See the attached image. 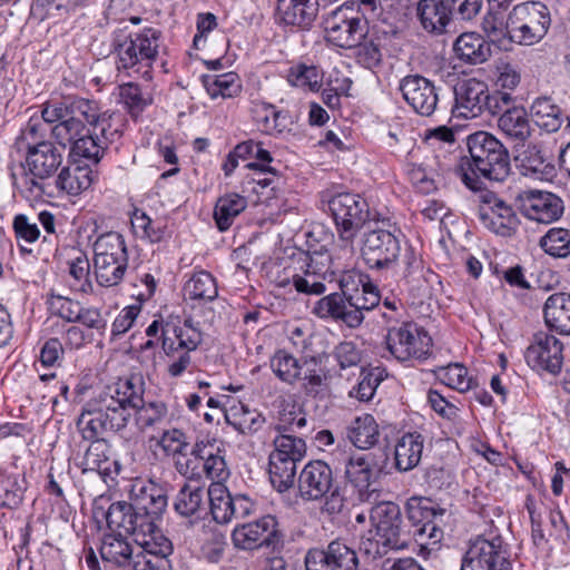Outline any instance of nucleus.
<instances>
[{
  "instance_id": "1",
  "label": "nucleus",
  "mask_w": 570,
  "mask_h": 570,
  "mask_svg": "<svg viewBox=\"0 0 570 570\" xmlns=\"http://www.w3.org/2000/svg\"><path fill=\"white\" fill-rule=\"evenodd\" d=\"M469 157H462L458 170L464 185L472 190L481 189L480 177L490 181H503L510 175V157L503 144L493 135L476 131L468 137Z\"/></svg>"
},
{
  "instance_id": "2",
  "label": "nucleus",
  "mask_w": 570,
  "mask_h": 570,
  "mask_svg": "<svg viewBox=\"0 0 570 570\" xmlns=\"http://www.w3.org/2000/svg\"><path fill=\"white\" fill-rule=\"evenodd\" d=\"M62 161V150L55 142H32V147L26 149L23 173L17 181L20 193L32 200L53 196L52 178Z\"/></svg>"
},
{
  "instance_id": "3",
  "label": "nucleus",
  "mask_w": 570,
  "mask_h": 570,
  "mask_svg": "<svg viewBox=\"0 0 570 570\" xmlns=\"http://www.w3.org/2000/svg\"><path fill=\"white\" fill-rule=\"evenodd\" d=\"M128 425V412L121 406L117 382L106 386L83 406L77 429L88 441L101 440L107 430L121 431Z\"/></svg>"
},
{
  "instance_id": "4",
  "label": "nucleus",
  "mask_w": 570,
  "mask_h": 570,
  "mask_svg": "<svg viewBox=\"0 0 570 570\" xmlns=\"http://www.w3.org/2000/svg\"><path fill=\"white\" fill-rule=\"evenodd\" d=\"M160 36L161 32L155 28H146L122 40L117 36L115 39L117 69L141 72L144 78L150 79V69L158 55Z\"/></svg>"
},
{
  "instance_id": "5",
  "label": "nucleus",
  "mask_w": 570,
  "mask_h": 570,
  "mask_svg": "<svg viewBox=\"0 0 570 570\" xmlns=\"http://www.w3.org/2000/svg\"><path fill=\"white\" fill-rule=\"evenodd\" d=\"M117 391L121 406L128 412V422L135 414L136 424L146 430L161 423L168 415V407L163 401L145 402V383L141 376L131 375L117 381Z\"/></svg>"
},
{
  "instance_id": "6",
  "label": "nucleus",
  "mask_w": 570,
  "mask_h": 570,
  "mask_svg": "<svg viewBox=\"0 0 570 570\" xmlns=\"http://www.w3.org/2000/svg\"><path fill=\"white\" fill-rule=\"evenodd\" d=\"M385 346L399 362L423 361L431 354L432 338L423 327L406 322L387 330Z\"/></svg>"
},
{
  "instance_id": "7",
  "label": "nucleus",
  "mask_w": 570,
  "mask_h": 570,
  "mask_svg": "<svg viewBox=\"0 0 570 570\" xmlns=\"http://www.w3.org/2000/svg\"><path fill=\"white\" fill-rule=\"evenodd\" d=\"M328 209L337 226L340 236L346 242L343 252L352 256L353 246L351 242L355 233L368 218V205L366 200L357 194L340 193L328 200Z\"/></svg>"
},
{
  "instance_id": "8",
  "label": "nucleus",
  "mask_w": 570,
  "mask_h": 570,
  "mask_svg": "<svg viewBox=\"0 0 570 570\" xmlns=\"http://www.w3.org/2000/svg\"><path fill=\"white\" fill-rule=\"evenodd\" d=\"M551 24L550 11L539 1L523 2L511 10L512 42L531 46L539 42Z\"/></svg>"
},
{
  "instance_id": "9",
  "label": "nucleus",
  "mask_w": 570,
  "mask_h": 570,
  "mask_svg": "<svg viewBox=\"0 0 570 570\" xmlns=\"http://www.w3.org/2000/svg\"><path fill=\"white\" fill-rule=\"evenodd\" d=\"M510 551L500 535H483L470 542L461 570H511Z\"/></svg>"
},
{
  "instance_id": "10",
  "label": "nucleus",
  "mask_w": 570,
  "mask_h": 570,
  "mask_svg": "<svg viewBox=\"0 0 570 570\" xmlns=\"http://www.w3.org/2000/svg\"><path fill=\"white\" fill-rule=\"evenodd\" d=\"M324 23L327 40L340 48L356 47L366 35V21L354 4L338 7Z\"/></svg>"
},
{
  "instance_id": "11",
  "label": "nucleus",
  "mask_w": 570,
  "mask_h": 570,
  "mask_svg": "<svg viewBox=\"0 0 570 570\" xmlns=\"http://www.w3.org/2000/svg\"><path fill=\"white\" fill-rule=\"evenodd\" d=\"M232 541L236 549L244 551L275 549L282 544V534L276 519L264 515L255 521L236 525L232 532Z\"/></svg>"
},
{
  "instance_id": "12",
  "label": "nucleus",
  "mask_w": 570,
  "mask_h": 570,
  "mask_svg": "<svg viewBox=\"0 0 570 570\" xmlns=\"http://www.w3.org/2000/svg\"><path fill=\"white\" fill-rule=\"evenodd\" d=\"M478 191V217L481 225L497 235L511 236L519 223L512 207L493 191L482 188Z\"/></svg>"
},
{
  "instance_id": "13",
  "label": "nucleus",
  "mask_w": 570,
  "mask_h": 570,
  "mask_svg": "<svg viewBox=\"0 0 570 570\" xmlns=\"http://www.w3.org/2000/svg\"><path fill=\"white\" fill-rule=\"evenodd\" d=\"M401 253L400 240L390 230L371 229L363 235L361 255L370 268L391 267Z\"/></svg>"
},
{
  "instance_id": "14",
  "label": "nucleus",
  "mask_w": 570,
  "mask_h": 570,
  "mask_svg": "<svg viewBox=\"0 0 570 570\" xmlns=\"http://www.w3.org/2000/svg\"><path fill=\"white\" fill-rule=\"evenodd\" d=\"M370 519L376 535L392 546L393 550H403L409 546L407 533L404 529L401 508L391 501L376 503L371 509Z\"/></svg>"
},
{
  "instance_id": "15",
  "label": "nucleus",
  "mask_w": 570,
  "mask_h": 570,
  "mask_svg": "<svg viewBox=\"0 0 570 570\" xmlns=\"http://www.w3.org/2000/svg\"><path fill=\"white\" fill-rule=\"evenodd\" d=\"M210 513L215 522L227 524L233 519H243L254 511V502L244 494L232 495L222 483H213L207 490Z\"/></svg>"
},
{
  "instance_id": "16",
  "label": "nucleus",
  "mask_w": 570,
  "mask_h": 570,
  "mask_svg": "<svg viewBox=\"0 0 570 570\" xmlns=\"http://www.w3.org/2000/svg\"><path fill=\"white\" fill-rule=\"evenodd\" d=\"M410 520L417 522L414 532L416 541L422 546H435L443 539V518L446 510L432 504L431 501L410 502L407 504Z\"/></svg>"
},
{
  "instance_id": "17",
  "label": "nucleus",
  "mask_w": 570,
  "mask_h": 570,
  "mask_svg": "<svg viewBox=\"0 0 570 570\" xmlns=\"http://www.w3.org/2000/svg\"><path fill=\"white\" fill-rule=\"evenodd\" d=\"M306 570H357L358 558L354 549L340 540L326 549H309L305 556Z\"/></svg>"
},
{
  "instance_id": "18",
  "label": "nucleus",
  "mask_w": 570,
  "mask_h": 570,
  "mask_svg": "<svg viewBox=\"0 0 570 570\" xmlns=\"http://www.w3.org/2000/svg\"><path fill=\"white\" fill-rule=\"evenodd\" d=\"M336 483L332 468L322 460L304 465L297 479L298 497L305 502L321 501Z\"/></svg>"
},
{
  "instance_id": "19",
  "label": "nucleus",
  "mask_w": 570,
  "mask_h": 570,
  "mask_svg": "<svg viewBox=\"0 0 570 570\" xmlns=\"http://www.w3.org/2000/svg\"><path fill=\"white\" fill-rule=\"evenodd\" d=\"M562 343L548 333H538L525 351V361L537 371L558 374L563 363Z\"/></svg>"
},
{
  "instance_id": "20",
  "label": "nucleus",
  "mask_w": 570,
  "mask_h": 570,
  "mask_svg": "<svg viewBox=\"0 0 570 570\" xmlns=\"http://www.w3.org/2000/svg\"><path fill=\"white\" fill-rule=\"evenodd\" d=\"M520 212L531 220L550 224L563 213L562 200L554 194L541 190H524L515 198Z\"/></svg>"
},
{
  "instance_id": "21",
  "label": "nucleus",
  "mask_w": 570,
  "mask_h": 570,
  "mask_svg": "<svg viewBox=\"0 0 570 570\" xmlns=\"http://www.w3.org/2000/svg\"><path fill=\"white\" fill-rule=\"evenodd\" d=\"M203 341L202 332L194 326L191 318L183 323L169 320L161 326V346L166 355L195 351Z\"/></svg>"
},
{
  "instance_id": "22",
  "label": "nucleus",
  "mask_w": 570,
  "mask_h": 570,
  "mask_svg": "<svg viewBox=\"0 0 570 570\" xmlns=\"http://www.w3.org/2000/svg\"><path fill=\"white\" fill-rule=\"evenodd\" d=\"M405 101L421 116H431L439 102V95L432 81L420 75H410L400 82Z\"/></svg>"
},
{
  "instance_id": "23",
  "label": "nucleus",
  "mask_w": 570,
  "mask_h": 570,
  "mask_svg": "<svg viewBox=\"0 0 570 570\" xmlns=\"http://www.w3.org/2000/svg\"><path fill=\"white\" fill-rule=\"evenodd\" d=\"M171 553V542L164 535H156L137 544L129 570H171L168 559Z\"/></svg>"
},
{
  "instance_id": "24",
  "label": "nucleus",
  "mask_w": 570,
  "mask_h": 570,
  "mask_svg": "<svg viewBox=\"0 0 570 570\" xmlns=\"http://www.w3.org/2000/svg\"><path fill=\"white\" fill-rule=\"evenodd\" d=\"M488 90L487 83L475 78L458 82L454 87L453 114L465 119L480 116L484 111Z\"/></svg>"
},
{
  "instance_id": "25",
  "label": "nucleus",
  "mask_w": 570,
  "mask_h": 570,
  "mask_svg": "<svg viewBox=\"0 0 570 570\" xmlns=\"http://www.w3.org/2000/svg\"><path fill=\"white\" fill-rule=\"evenodd\" d=\"M347 480L357 489L358 499L363 502L376 500L379 493L372 489L377 472L373 459L366 454L352 455L345 468Z\"/></svg>"
},
{
  "instance_id": "26",
  "label": "nucleus",
  "mask_w": 570,
  "mask_h": 570,
  "mask_svg": "<svg viewBox=\"0 0 570 570\" xmlns=\"http://www.w3.org/2000/svg\"><path fill=\"white\" fill-rule=\"evenodd\" d=\"M318 0H277L276 17L285 26L309 29L317 18Z\"/></svg>"
},
{
  "instance_id": "27",
  "label": "nucleus",
  "mask_w": 570,
  "mask_h": 570,
  "mask_svg": "<svg viewBox=\"0 0 570 570\" xmlns=\"http://www.w3.org/2000/svg\"><path fill=\"white\" fill-rule=\"evenodd\" d=\"M416 16L421 27L431 35H443L454 24L448 0H419Z\"/></svg>"
},
{
  "instance_id": "28",
  "label": "nucleus",
  "mask_w": 570,
  "mask_h": 570,
  "mask_svg": "<svg viewBox=\"0 0 570 570\" xmlns=\"http://www.w3.org/2000/svg\"><path fill=\"white\" fill-rule=\"evenodd\" d=\"M158 445L165 452L166 455L174 459L176 470L181 475H196V465H193L194 460L187 458V451L189 449V442L187 435L178 430L170 429L164 431Z\"/></svg>"
},
{
  "instance_id": "29",
  "label": "nucleus",
  "mask_w": 570,
  "mask_h": 570,
  "mask_svg": "<svg viewBox=\"0 0 570 570\" xmlns=\"http://www.w3.org/2000/svg\"><path fill=\"white\" fill-rule=\"evenodd\" d=\"M190 455L196 470L202 464L203 472L208 479L215 481L214 483H220L228 478L229 471L225 458L220 455V449L215 444L197 442L193 446ZM196 474H198L197 471Z\"/></svg>"
},
{
  "instance_id": "30",
  "label": "nucleus",
  "mask_w": 570,
  "mask_h": 570,
  "mask_svg": "<svg viewBox=\"0 0 570 570\" xmlns=\"http://www.w3.org/2000/svg\"><path fill=\"white\" fill-rule=\"evenodd\" d=\"M131 498L137 509H144L159 519L168 505L166 489L154 480H139L131 487Z\"/></svg>"
},
{
  "instance_id": "31",
  "label": "nucleus",
  "mask_w": 570,
  "mask_h": 570,
  "mask_svg": "<svg viewBox=\"0 0 570 570\" xmlns=\"http://www.w3.org/2000/svg\"><path fill=\"white\" fill-rule=\"evenodd\" d=\"M543 316L549 328L570 335V294L559 292L550 295L543 306Z\"/></svg>"
},
{
  "instance_id": "32",
  "label": "nucleus",
  "mask_w": 570,
  "mask_h": 570,
  "mask_svg": "<svg viewBox=\"0 0 570 570\" xmlns=\"http://www.w3.org/2000/svg\"><path fill=\"white\" fill-rule=\"evenodd\" d=\"M52 183L53 193L58 190L67 195L77 196L91 186L92 170L89 166L72 164L63 167Z\"/></svg>"
},
{
  "instance_id": "33",
  "label": "nucleus",
  "mask_w": 570,
  "mask_h": 570,
  "mask_svg": "<svg viewBox=\"0 0 570 570\" xmlns=\"http://www.w3.org/2000/svg\"><path fill=\"white\" fill-rule=\"evenodd\" d=\"M497 126L505 138L518 145L525 142L532 134L529 114L523 106H517L500 116Z\"/></svg>"
},
{
  "instance_id": "34",
  "label": "nucleus",
  "mask_w": 570,
  "mask_h": 570,
  "mask_svg": "<svg viewBox=\"0 0 570 570\" xmlns=\"http://www.w3.org/2000/svg\"><path fill=\"white\" fill-rule=\"evenodd\" d=\"M534 124L547 132H557L568 121V116L549 97L537 98L530 107Z\"/></svg>"
},
{
  "instance_id": "35",
  "label": "nucleus",
  "mask_w": 570,
  "mask_h": 570,
  "mask_svg": "<svg viewBox=\"0 0 570 570\" xmlns=\"http://www.w3.org/2000/svg\"><path fill=\"white\" fill-rule=\"evenodd\" d=\"M424 448V438L420 433H406L396 443L394 456L395 466L401 472H407L419 465Z\"/></svg>"
},
{
  "instance_id": "36",
  "label": "nucleus",
  "mask_w": 570,
  "mask_h": 570,
  "mask_svg": "<svg viewBox=\"0 0 570 570\" xmlns=\"http://www.w3.org/2000/svg\"><path fill=\"white\" fill-rule=\"evenodd\" d=\"M454 51L461 60L471 65L482 63L491 56L490 45L475 32L459 36L454 42Z\"/></svg>"
},
{
  "instance_id": "37",
  "label": "nucleus",
  "mask_w": 570,
  "mask_h": 570,
  "mask_svg": "<svg viewBox=\"0 0 570 570\" xmlns=\"http://www.w3.org/2000/svg\"><path fill=\"white\" fill-rule=\"evenodd\" d=\"M402 277L413 291H425L434 274L426 269L415 252L407 247L402 257Z\"/></svg>"
},
{
  "instance_id": "38",
  "label": "nucleus",
  "mask_w": 570,
  "mask_h": 570,
  "mask_svg": "<svg viewBox=\"0 0 570 570\" xmlns=\"http://www.w3.org/2000/svg\"><path fill=\"white\" fill-rule=\"evenodd\" d=\"M137 544L131 546L122 535H106L100 547V556L105 562L117 567L130 568Z\"/></svg>"
},
{
  "instance_id": "39",
  "label": "nucleus",
  "mask_w": 570,
  "mask_h": 570,
  "mask_svg": "<svg viewBox=\"0 0 570 570\" xmlns=\"http://www.w3.org/2000/svg\"><path fill=\"white\" fill-rule=\"evenodd\" d=\"M69 112L73 119L86 121L90 129H99L101 136L107 132L109 118L99 112L97 102L83 98H69Z\"/></svg>"
},
{
  "instance_id": "40",
  "label": "nucleus",
  "mask_w": 570,
  "mask_h": 570,
  "mask_svg": "<svg viewBox=\"0 0 570 570\" xmlns=\"http://www.w3.org/2000/svg\"><path fill=\"white\" fill-rule=\"evenodd\" d=\"M346 434L356 448L370 449L379 441V425L371 414H364L350 423Z\"/></svg>"
},
{
  "instance_id": "41",
  "label": "nucleus",
  "mask_w": 570,
  "mask_h": 570,
  "mask_svg": "<svg viewBox=\"0 0 570 570\" xmlns=\"http://www.w3.org/2000/svg\"><path fill=\"white\" fill-rule=\"evenodd\" d=\"M297 460L289 456L269 454L268 474L273 487L279 491H287L293 487L296 475Z\"/></svg>"
},
{
  "instance_id": "42",
  "label": "nucleus",
  "mask_w": 570,
  "mask_h": 570,
  "mask_svg": "<svg viewBox=\"0 0 570 570\" xmlns=\"http://www.w3.org/2000/svg\"><path fill=\"white\" fill-rule=\"evenodd\" d=\"M482 30L488 39L499 46L512 42L511 11L505 17L502 12L490 10L482 20Z\"/></svg>"
},
{
  "instance_id": "43",
  "label": "nucleus",
  "mask_w": 570,
  "mask_h": 570,
  "mask_svg": "<svg viewBox=\"0 0 570 570\" xmlns=\"http://www.w3.org/2000/svg\"><path fill=\"white\" fill-rule=\"evenodd\" d=\"M246 206V198L238 194H227L219 197L214 209V219L218 229L220 232L227 230Z\"/></svg>"
},
{
  "instance_id": "44",
  "label": "nucleus",
  "mask_w": 570,
  "mask_h": 570,
  "mask_svg": "<svg viewBox=\"0 0 570 570\" xmlns=\"http://www.w3.org/2000/svg\"><path fill=\"white\" fill-rule=\"evenodd\" d=\"M184 296L191 301L212 302L218 296L217 284L213 275L206 271H199L186 282Z\"/></svg>"
},
{
  "instance_id": "45",
  "label": "nucleus",
  "mask_w": 570,
  "mask_h": 570,
  "mask_svg": "<svg viewBox=\"0 0 570 570\" xmlns=\"http://www.w3.org/2000/svg\"><path fill=\"white\" fill-rule=\"evenodd\" d=\"M308 362L301 363L299 360L284 350L277 351L271 358L273 373L284 383L294 384L302 379L304 366Z\"/></svg>"
},
{
  "instance_id": "46",
  "label": "nucleus",
  "mask_w": 570,
  "mask_h": 570,
  "mask_svg": "<svg viewBox=\"0 0 570 570\" xmlns=\"http://www.w3.org/2000/svg\"><path fill=\"white\" fill-rule=\"evenodd\" d=\"M128 258L108 259L94 257V272L100 286L111 287L118 285L127 269Z\"/></svg>"
},
{
  "instance_id": "47",
  "label": "nucleus",
  "mask_w": 570,
  "mask_h": 570,
  "mask_svg": "<svg viewBox=\"0 0 570 570\" xmlns=\"http://www.w3.org/2000/svg\"><path fill=\"white\" fill-rule=\"evenodd\" d=\"M108 140L107 132L105 136H101L99 129L87 128L83 137L78 138L76 146L70 150V155L98 163L107 147Z\"/></svg>"
},
{
  "instance_id": "48",
  "label": "nucleus",
  "mask_w": 570,
  "mask_h": 570,
  "mask_svg": "<svg viewBox=\"0 0 570 570\" xmlns=\"http://www.w3.org/2000/svg\"><path fill=\"white\" fill-rule=\"evenodd\" d=\"M206 497L204 488L185 484L176 495L175 511L183 517L195 515L203 508Z\"/></svg>"
},
{
  "instance_id": "49",
  "label": "nucleus",
  "mask_w": 570,
  "mask_h": 570,
  "mask_svg": "<svg viewBox=\"0 0 570 570\" xmlns=\"http://www.w3.org/2000/svg\"><path fill=\"white\" fill-rule=\"evenodd\" d=\"M306 425V413L294 404H286L278 411L274 430L278 434H294L301 433Z\"/></svg>"
},
{
  "instance_id": "50",
  "label": "nucleus",
  "mask_w": 570,
  "mask_h": 570,
  "mask_svg": "<svg viewBox=\"0 0 570 570\" xmlns=\"http://www.w3.org/2000/svg\"><path fill=\"white\" fill-rule=\"evenodd\" d=\"M514 160L524 175L542 173L546 161L538 145L524 142H519L514 148Z\"/></svg>"
},
{
  "instance_id": "51",
  "label": "nucleus",
  "mask_w": 570,
  "mask_h": 570,
  "mask_svg": "<svg viewBox=\"0 0 570 570\" xmlns=\"http://www.w3.org/2000/svg\"><path fill=\"white\" fill-rule=\"evenodd\" d=\"M86 129L87 127L81 120L73 119L72 116H69V118L61 124L51 126L49 131L62 149L69 147L71 150L72 147L76 146L78 138L83 137Z\"/></svg>"
},
{
  "instance_id": "52",
  "label": "nucleus",
  "mask_w": 570,
  "mask_h": 570,
  "mask_svg": "<svg viewBox=\"0 0 570 570\" xmlns=\"http://www.w3.org/2000/svg\"><path fill=\"white\" fill-rule=\"evenodd\" d=\"M305 266L312 272H317L323 278L327 279L328 284H332L336 279L338 272V265L332 259V256L324 246L320 249H312L305 253Z\"/></svg>"
},
{
  "instance_id": "53",
  "label": "nucleus",
  "mask_w": 570,
  "mask_h": 570,
  "mask_svg": "<svg viewBox=\"0 0 570 570\" xmlns=\"http://www.w3.org/2000/svg\"><path fill=\"white\" fill-rule=\"evenodd\" d=\"M135 502L128 503L126 501H118L111 503L105 513L108 528L112 531H119V534H128L134 531L132 528V511Z\"/></svg>"
},
{
  "instance_id": "54",
  "label": "nucleus",
  "mask_w": 570,
  "mask_h": 570,
  "mask_svg": "<svg viewBox=\"0 0 570 570\" xmlns=\"http://www.w3.org/2000/svg\"><path fill=\"white\" fill-rule=\"evenodd\" d=\"M94 252L96 258H128L124 237L116 232L100 235L94 244Z\"/></svg>"
},
{
  "instance_id": "55",
  "label": "nucleus",
  "mask_w": 570,
  "mask_h": 570,
  "mask_svg": "<svg viewBox=\"0 0 570 570\" xmlns=\"http://www.w3.org/2000/svg\"><path fill=\"white\" fill-rule=\"evenodd\" d=\"M119 98L132 117L140 115L144 109L153 102L151 95L144 92L141 88L134 82L119 86Z\"/></svg>"
},
{
  "instance_id": "56",
  "label": "nucleus",
  "mask_w": 570,
  "mask_h": 570,
  "mask_svg": "<svg viewBox=\"0 0 570 570\" xmlns=\"http://www.w3.org/2000/svg\"><path fill=\"white\" fill-rule=\"evenodd\" d=\"M158 520L159 518L151 515L150 512L144 509H137V504L135 503L132 511V528H135V530L129 531L128 534L135 537L137 544L142 543V541H149V539H154L156 535H163L157 531L156 522Z\"/></svg>"
},
{
  "instance_id": "57",
  "label": "nucleus",
  "mask_w": 570,
  "mask_h": 570,
  "mask_svg": "<svg viewBox=\"0 0 570 570\" xmlns=\"http://www.w3.org/2000/svg\"><path fill=\"white\" fill-rule=\"evenodd\" d=\"M225 416L228 424L243 434L256 431L264 422L261 414L252 412L244 404L230 407Z\"/></svg>"
},
{
  "instance_id": "58",
  "label": "nucleus",
  "mask_w": 570,
  "mask_h": 570,
  "mask_svg": "<svg viewBox=\"0 0 570 570\" xmlns=\"http://www.w3.org/2000/svg\"><path fill=\"white\" fill-rule=\"evenodd\" d=\"M205 87L208 95L216 99L232 98L238 95L240 91L239 80L236 73L227 72L215 77H207L205 79Z\"/></svg>"
},
{
  "instance_id": "59",
  "label": "nucleus",
  "mask_w": 570,
  "mask_h": 570,
  "mask_svg": "<svg viewBox=\"0 0 570 570\" xmlns=\"http://www.w3.org/2000/svg\"><path fill=\"white\" fill-rule=\"evenodd\" d=\"M540 247L554 257L570 255V230L566 228H551L540 238Z\"/></svg>"
},
{
  "instance_id": "60",
  "label": "nucleus",
  "mask_w": 570,
  "mask_h": 570,
  "mask_svg": "<svg viewBox=\"0 0 570 570\" xmlns=\"http://www.w3.org/2000/svg\"><path fill=\"white\" fill-rule=\"evenodd\" d=\"M26 484L17 475H7L0 479V505L14 509L23 500Z\"/></svg>"
},
{
  "instance_id": "61",
  "label": "nucleus",
  "mask_w": 570,
  "mask_h": 570,
  "mask_svg": "<svg viewBox=\"0 0 570 570\" xmlns=\"http://www.w3.org/2000/svg\"><path fill=\"white\" fill-rule=\"evenodd\" d=\"M109 460V444L105 440L91 441L83 456V471H97L106 473Z\"/></svg>"
},
{
  "instance_id": "62",
  "label": "nucleus",
  "mask_w": 570,
  "mask_h": 570,
  "mask_svg": "<svg viewBox=\"0 0 570 570\" xmlns=\"http://www.w3.org/2000/svg\"><path fill=\"white\" fill-rule=\"evenodd\" d=\"M275 455L289 456L301 461L306 454V444L303 436L294 434H278L273 440Z\"/></svg>"
},
{
  "instance_id": "63",
  "label": "nucleus",
  "mask_w": 570,
  "mask_h": 570,
  "mask_svg": "<svg viewBox=\"0 0 570 570\" xmlns=\"http://www.w3.org/2000/svg\"><path fill=\"white\" fill-rule=\"evenodd\" d=\"M287 80L292 86L307 88L311 91L320 90L322 85L320 72L314 66L298 65L291 68Z\"/></svg>"
},
{
  "instance_id": "64",
  "label": "nucleus",
  "mask_w": 570,
  "mask_h": 570,
  "mask_svg": "<svg viewBox=\"0 0 570 570\" xmlns=\"http://www.w3.org/2000/svg\"><path fill=\"white\" fill-rule=\"evenodd\" d=\"M439 379L448 386L465 392L472 386V379L468 376V370L461 364H450L438 371Z\"/></svg>"
}]
</instances>
